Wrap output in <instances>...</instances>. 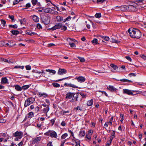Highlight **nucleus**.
Segmentation results:
<instances>
[{
  "instance_id": "09e8293b",
  "label": "nucleus",
  "mask_w": 146,
  "mask_h": 146,
  "mask_svg": "<svg viewBox=\"0 0 146 146\" xmlns=\"http://www.w3.org/2000/svg\"><path fill=\"white\" fill-rule=\"evenodd\" d=\"M92 42L93 43L97 44L98 43V40L95 38L92 41Z\"/></svg>"
},
{
  "instance_id": "ddd939ff",
  "label": "nucleus",
  "mask_w": 146,
  "mask_h": 146,
  "mask_svg": "<svg viewBox=\"0 0 146 146\" xmlns=\"http://www.w3.org/2000/svg\"><path fill=\"white\" fill-rule=\"evenodd\" d=\"M37 95H38L39 97H43L44 98H46L48 96V95L46 93H42L40 92H38Z\"/></svg>"
},
{
  "instance_id": "6e6552de",
  "label": "nucleus",
  "mask_w": 146,
  "mask_h": 146,
  "mask_svg": "<svg viewBox=\"0 0 146 146\" xmlns=\"http://www.w3.org/2000/svg\"><path fill=\"white\" fill-rule=\"evenodd\" d=\"M62 26V23H59L54 27H52L49 29L52 31H54L57 29H60Z\"/></svg>"
},
{
  "instance_id": "5fc2aeb1",
  "label": "nucleus",
  "mask_w": 146,
  "mask_h": 146,
  "mask_svg": "<svg viewBox=\"0 0 146 146\" xmlns=\"http://www.w3.org/2000/svg\"><path fill=\"white\" fill-rule=\"evenodd\" d=\"M33 76L35 77L36 78H38L39 76H41L40 74H36L35 73V74H33Z\"/></svg>"
},
{
  "instance_id": "49530a36",
  "label": "nucleus",
  "mask_w": 146,
  "mask_h": 146,
  "mask_svg": "<svg viewBox=\"0 0 146 146\" xmlns=\"http://www.w3.org/2000/svg\"><path fill=\"white\" fill-rule=\"evenodd\" d=\"M71 17L70 16L68 17L66 19H65L64 20V22H65L66 21H69L71 19Z\"/></svg>"
},
{
  "instance_id": "f257e3e1",
  "label": "nucleus",
  "mask_w": 146,
  "mask_h": 146,
  "mask_svg": "<svg viewBox=\"0 0 146 146\" xmlns=\"http://www.w3.org/2000/svg\"><path fill=\"white\" fill-rule=\"evenodd\" d=\"M128 31L130 36L133 38H139L141 36V34L140 31L137 29L131 28Z\"/></svg>"
},
{
  "instance_id": "c9c22d12",
  "label": "nucleus",
  "mask_w": 146,
  "mask_h": 146,
  "mask_svg": "<svg viewBox=\"0 0 146 146\" xmlns=\"http://www.w3.org/2000/svg\"><path fill=\"white\" fill-rule=\"evenodd\" d=\"M69 44L70 45V46L71 47L74 48L76 47V46L74 43H71L70 42H69Z\"/></svg>"
},
{
  "instance_id": "864d4df0",
  "label": "nucleus",
  "mask_w": 146,
  "mask_h": 146,
  "mask_svg": "<svg viewBox=\"0 0 146 146\" xmlns=\"http://www.w3.org/2000/svg\"><path fill=\"white\" fill-rule=\"evenodd\" d=\"M61 30L64 31H65L67 29V27L65 26H62V27H61Z\"/></svg>"
},
{
  "instance_id": "f8f14e48",
  "label": "nucleus",
  "mask_w": 146,
  "mask_h": 146,
  "mask_svg": "<svg viewBox=\"0 0 146 146\" xmlns=\"http://www.w3.org/2000/svg\"><path fill=\"white\" fill-rule=\"evenodd\" d=\"M66 73V70L64 69H59L58 74L60 75H62Z\"/></svg>"
},
{
  "instance_id": "680f3d73",
  "label": "nucleus",
  "mask_w": 146,
  "mask_h": 146,
  "mask_svg": "<svg viewBox=\"0 0 146 146\" xmlns=\"http://www.w3.org/2000/svg\"><path fill=\"white\" fill-rule=\"evenodd\" d=\"M1 60H2V61H3L7 62H9V60H8L7 59H2L1 58Z\"/></svg>"
},
{
  "instance_id": "20e7f679",
  "label": "nucleus",
  "mask_w": 146,
  "mask_h": 146,
  "mask_svg": "<svg viewBox=\"0 0 146 146\" xmlns=\"http://www.w3.org/2000/svg\"><path fill=\"white\" fill-rule=\"evenodd\" d=\"M13 136L15 137H16L15 139V141H17L18 139H20L22 137L23 133L21 131H17L15 133H14L13 134Z\"/></svg>"
},
{
  "instance_id": "39448f33",
  "label": "nucleus",
  "mask_w": 146,
  "mask_h": 146,
  "mask_svg": "<svg viewBox=\"0 0 146 146\" xmlns=\"http://www.w3.org/2000/svg\"><path fill=\"white\" fill-rule=\"evenodd\" d=\"M41 19L42 23L45 25H48L50 23V18L48 15L42 16Z\"/></svg>"
},
{
  "instance_id": "ea45409f",
  "label": "nucleus",
  "mask_w": 146,
  "mask_h": 146,
  "mask_svg": "<svg viewBox=\"0 0 146 146\" xmlns=\"http://www.w3.org/2000/svg\"><path fill=\"white\" fill-rule=\"evenodd\" d=\"M1 24L3 26V27H5L6 24L5 21L3 19L1 20Z\"/></svg>"
},
{
  "instance_id": "c03bdc74",
  "label": "nucleus",
  "mask_w": 146,
  "mask_h": 146,
  "mask_svg": "<svg viewBox=\"0 0 146 146\" xmlns=\"http://www.w3.org/2000/svg\"><path fill=\"white\" fill-rule=\"evenodd\" d=\"M68 86L73 88H77L78 87L75 85L71 84H69Z\"/></svg>"
},
{
  "instance_id": "473e14b6",
  "label": "nucleus",
  "mask_w": 146,
  "mask_h": 146,
  "mask_svg": "<svg viewBox=\"0 0 146 146\" xmlns=\"http://www.w3.org/2000/svg\"><path fill=\"white\" fill-rule=\"evenodd\" d=\"M120 81L122 82H131L132 81L131 80L125 79H120Z\"/></svg>"
},
{
  "instance_id": "5701e85b",
  "label": "nucleus",
  "mask_w": 146,
  "mask_h": 146,
  "mask_svg": "<svg viewBox=\"0 0 146 146\" xmlns=\"http://www.w3.org/2000/svg\"><path fill=\"white\" fill-rule=\"evenodd\" d=\"M13 41L11 40H9L7 42V46H9V47L13 46L15 44H13Z\"/></svg>"
},
{
  "instance_id": "8fccbe9b",
  "label": "nucleus",
  "mask_w": 146,
  "mask_h": 146,
  "mask_svg": "<svg viewBox=\"0 0 146 146\" xmlns=\"http://www.w3.org/2000/svg\"><path fill=\"white\" fill-rule=\"evenodd\" d=\"M37 27L39 29H42V27L41 25L39 23H38L36 25Z\"/></svg>"
},
{
  "instance_id": "e2e57ef3",
  "label": "nucleus",
  "mask_w": 146,
  "mask_h": 146,
  "mask_svg": "<svg viewBox=\"0 0 146 146\" xmlns=\"http://www.w3.org/2000/svg\"><path fill=\"white\" fill-rule=\"evenodd\" d=\"M74 141H75V142L76 144L80 143V141L79 140L77 139H76L74 140Z\"/></svg>"
},
{
  "instance_id": "9b49d317",
  "label": "nucleus",
  "mask_w": 146,
  "mask_h": 146,
  "mask_svg": "<svg viewBox=\"0 0 146 146\" xmlns=\"http://www.w3.org/2000/svg\"><path fill=\"white\" fill-rule=\"evenodd\" d=\"M75 79H77L78 82L80 83H82L84 82L85 80V78L82 76H79L78 77H76Z\"/></svg>"
},
{
  "instance_id": "0e129e2a",
  "label": "nucleus",
  "mask_w": 146,
  "mask_h": 146,
  "mask_svg": "<svg viewBox=\"0 0 146 146\" xmlns=\"http://www.w3.org/2000/svg\"><path fill=\"white\" fill-rule=\"evenodd\" d=\"M105 0H97L98 3H102L105 1Z\"/></svg>"
},
{
  "instance_id": "6e6d98bb",
  "label": "nucleus",
  "mask_w": 146,
  "mask_h": 146,
  "mask_svg": "<svg viewBox=\"0 0 146 146\" xmlns=\"http://www.w3.org/2000/svg\"><path fill=\"white\" fill-rule=\"evenodd\" d=\"M20 1L19 0H15L13 2V5H15L16 4L18 3Z\"/></svg>"
},
{
  "instance_id": "aec40b11",
  "label": "nucleus",
  "mask_w": 146,
  "mask_h": 146,
  "mask_svg": "<svg viewBox=\"0 0 146 146\" xmlns=\"http://www.w3.org/2000/svg\"><path fill=\"white\" fill-rule=\"evenodd\" d=\"M7 46V42L6 41H0V46Z\"/></svg>"
},
{
  "instance_id": "dca6fc26",
  "label": "nucleus",
  "mask_w": 146,
  "mask_h": 146,
  "mask_svg": "<svg viewBox=\"0 0 146 146\" xmlns=\"http://www.w3.org/2000/svg\"><path fill=\"white\" fill-rule=\"evenodd\" d=\"M86 134L85 132L84 131H80L79 132L78 136L80 137H84Z\"/></svg>"
},
{
  "instance_id": "052dcab7",
  "label": "nucleus",
  "mask_w": 146,
  "mask_h": 146,
  "mask_svg": "<svg viewBox=\"0 0 146 146\" xmlns=\"http://www.w3.org/2000/svg\"><path fill=\"white\" fill-rule=\"evenodd\" d=\"M22 89H24V90H26L27 88V85H26L25 86H22Z\"/></svg>"
},
{
  "instance_id": "7ed1b4c3",
  "label": "nucleus",
  "mask_w": 146,
  "mask_h": 146,
  "mask_svg": "<svg viewBox=\"0 0 146 146\" xmlns=\"http://www.w3.org/2000/svg\"><path fill=\"white\" fill-rule=\"evenodd\" d=\"M44 135L47 136H50L52 138H56L57 137L56 133L54 131L49 130L45 133Z\"/></svg>"
},
{
  "instance_id": "69168bd1",
  "label": "nucleus",
  "mask_w": 146,
  "mask_h": 146,
  "mask_svg": "<svg viewBox=\"0 0 146 146\" xmlns=\"http://www.w3.org/2000/svg\"><path fill=\"white\" fill-rule=\"evenodd\" d=\"M26 21V19L24 18L23 19V21H20V22L21 24H22V23H24V22H25Z\"/></svg>"
},
{
  "instance_id": "de8ad7c7",
  "label": "nucleus",
  "mask_w": 146,
  "mask_h": 146,
  "mask_svg": "<svg viewBox=\"0 0 146 146\" xmlns=\"http://www.w3.org/2000/svg\"><path fill=\"white\" fill-rule=\"evenodd\" d=\"M28 115L29 116V117H32L34 116V113L32 112H30L28 113Z\"/></svg>"
},
{
  "instance_id": "9d476101",
  "label": "nucleus",
  "mask_w": 146,
  "mask_h": 146,
  "mask_svg": "<svg viewBox=\"0 0 146 146\" xmlns=\"http://www.w3.org/2000/svg\"><path fill=\"white\" fill-rule=\"evenodd\" d=\"M33 72L36 73V74H41L42 76H43L44 77H46L47 78H48V77H49V76H46V74L43 71L42 72H38V71H36L35 70H33Z\"/></svg>"
},
{
  "instance_id": "13d9d810",
  "label": "nucleus",
  "mask_w": 146,
  "mask_h": 146,
  "mask_svg": "<svg viewBox=\"0 0 146 146\" xmlns=\"http://www.w3.org/2000/svg\"><path fill=\"white\" fill-rule=\"evenodd\" d=\"M125 58L127 59V60H129L131 62V59L130 57H129V56H127L125 57Z\"/></svg>"
},
{
  "instance_id": "bb28decb",
  "label": "nucleus",
  "mask_w": 146,
  "mask_h": 146,
  "mask_svg": "<svg viewBox=\"0 0 146 146\" xmlns=\"http://www.w3.org/2000/svg\"><path fill=\"white\" fill-rule=\"evenodd\" d=\"M93 104V100L92 99H91L90 100L87 102V106H91Z\"/></svg>"
},
{
  "instance_id": "2f4dec72",
  "label": "nucleus",
  "mask_w": 146,
  "mask_h": 146,
  "mask_svg": "<svg viewBox=\"0 0 146 146\" xmlns=\"http://www.w3.org/2000/svg\"><path fill=\"white\" fill-rule=\"evenodd\" d=\"M110 66L111 68H113L114 70H116L118 68V67L116 65H115L113 64H111Z\"/></svg>"
},
{
  "instance_id": "2eb2a0df",
  "label": "nucleus",
  "mask_w": 146,
  "mask_h": 146,
  "mask_svg": "<svg viewBox=\"0 0 146 146\" xmlns=\"http://www.w3.org/2000/svg\"><path fill=\"white\" fill-rule=\"evenodd\" d=\"M107 88L111 92L115 91L117 90V89L112 86H109Z\"/></svg>"
},
{
  "instance_id": "7c9ffc66",
  "label": "nucleus",
  "mask_w": 146,
  "mask_h": 146,
  "mask_svg": "<svg viewBox=\"0 0 146 146\" xmlns=\"http://www.w3.org/2000/svg\"><path fill=\"white\" fill-rule=\"evenodd\" d=\"M33 19L34 21L35 22H38L39 21L38 18L36 15L33 16Z\"/></svg>"
},
{
  "instance_id": "6ab92c4d",
  "label": "nucleus",
  "mask_w": 146,
  "mask_h": 146,
  "mask_svg": "<svg viewBox=\"0 0 146 146\" xmlns=\"http://www.w3.org/2000/svg\"><path fill=\"white\" fill-rule=\"evenodd\" d=\"M127 5L122 6L120 7V10L122 11H127Z\"/></svg>"
},
{
  "instance_id": "603ef678",
  "label": "nucleus",
  "mask_w": 146,
  "mask_h": 146,
  "mask_svg": "<svg viewBox=\"0 0 146 146\" xmlns=\"http://www.w3.org/2000/svg\"><path fill=\"white\" fill-rule=\"evenodd\" d=\"M37 1V0H32L31 1L33 5H35L36 4Z\"/></svg>"
},
{
  "instance_id": "bf43d9fd",
  "label": "nucleus",
  "mask_w": 146,
  "mask_h": 146,
  "mask_svg": "<svg viewBox=\"0 0 146 146\" xmlns=\"http://www.w3.org/2000/svg\"><path fill=\"white\" fill-rule=\"evenodd\" d=\"M61 125L63 127L65 126H66V123L64 121H62L61 123Z\"/></svg>"
},
{
  "instance_id": "4468645a",
  "label": "nucleus",
  "mask_w": 146,
  "mask_h": 146,
  "mask_svg": "<svg viewBox=\"0 0 146 146\" xmlns=\"http://www.w3.org/2000/svg\"><path fill=\"white\" fill-rule=\"evenodd\" d=\"M79 94H76L75 93V95L74 96V98L72 99L70 101L71 102H74V101H78V97Z\"/></svg>"
},
{
  "instance_id": "4c0bfd02",
  "label": "nucleus",
  "mask_w": 146,
  "mask_h": 146,
  "mask_svg": "<svg viewBox=\"0 0 146 146\" xmlns=\"http://www.w3.org/2000/svg\"><path fill=\"white\" fill-rule=\"evenodd\" d=\"M15 68H21L22 69L24 68V66H15L14 67Z\"/></svg>"
},
{
  "instance_id": "c756f323",
  "label": "nucleus",
  "mask_w": 146,
  "mask_h": 146,
  "mask_svg": "<svg viewBox=\"0 0 146 146\" xmlns=\"http://www.w3.org/2000/svg\"><path fill=\"white\" fill-rule=\"evenodd\" d=\"M11 32L13 35H17L19 33V31L17 30L12 31Z\"/></svg>"
},
{
  "instance_id": "a18cd8bd",
  "label": "nucleus",
  "mask_w": 146,
  "mask_h": 146,
  "mask_svg": "<svg viewBox=\"0 0 146 146\" xmlns=\"http://www.w3.org/2000/svg\"><path fill=\"white\" fill-rule=\"evenodd\" d=\"M78 58L80 60V61L81 62H84L85 61V60L83 58L78 57Z\"/></svg>"
},
{
  "instance_id": "f03ea898",
  "label": "nucleus",
  "mask_w": 146,
  "mask_h": 146,
  "mask_svg": "<svg viewBox=\"0 0 146 146\" xmlns=\"http://www.w3.org/2000/svg\"><path fill=\"white\" fill-rule=\"evenodd\" d=\"M133 92H139L138 93L136 94H134L132 92V91L130 90H129L127 89H123V94H126L129 95L131 96H134L135 95H136L137 94H140L141 92V91H133Z\"/></svg>"
},
{
  "instance_id": "b1692460",
  "label": "nucleus",
  "mask_w": 146,
  "mask_h": 146,
  "mask_svg": "<svg viewBox=\"0 0 146 146\" xmlns=\"http://www.w3.org/2000/svg\"><path fill=\"white\" fill-rule=\"evenodd\" d=\"M63 19V18L62 17L58 16L56 17V20L57 21L60 22L62 21Z\"/></svg>"
},
{
  "instance_id": "412c9836",
  "label": "nucleus",
  "mask_w": 146,
  "mask_h": 146,
  "mask_svg": "<svg viewBox=\"0 0 146 146\" xmlns=\"http://www.w3.org/2000/svg\"><path fill=\"white\" fill-rule=\"evenodd\" d=\"M35 101L34 99L33 98H28V106L33 103Z\"/></svg>"
},
{
  "instance_id": "3c124183",
  "label": "nucleus",
  "mask_w": 146,
  "mask_h": 146,
  "mask_svg": "<svg viewBox=\"0 0 146 146\" xmlns=\"http://www.w3.org/2000/svg\"><path fill=\"white\" fill-rule=\"evenodd\" d=\"M9 18L11 19L12 20V21H15L14 17V16H13V15H11V16L9 15Z\"/></svg>"
},
{
  "instance_id": "a211bd4d",
  "label": "nucleus",
  "mask_w": 146,
  "mask_h": 146,
  "mask_svg": "<svg viewBox=\"0 0 146 146\" xmlns=\"http://www.w3.org/2000/svg\"><path fill=\"white\" fill-rule=\"evenodd\" d=\"M8 80L6 77L3 78L1 79V83L2 84H5L8 83Z\"/></svg>"
},
{
  "instance_id": "4d7b16f0",
  "label": "nucleus",
  "mask_w": 146,
  "mask_h": 146,
  "mask_svg": "<svg viewBox=\"0 0 146 146\" xmlns=\"http://www.w3.org/2000/svg\"><path fill=\"white\" fill-rule=\"evenodd\" d=\"M120 116L121 118V121L122 122L123 120V115L122 114H120Z\"/></svg>"
},
{
  "instance_id": "f3484780",
  "label": "nucleus",
  "mask_w": 146,
  "mask_h": 146,
  "mask_svg": "<svg viewBox=\"0 0 146 146\" xmlns=\"http://www.w3.org/2000/svg\"><path fill=\"white\" fill-rule=\"evenodd\" d=\"M49 110V107L48 105H47V106L44 108L43 110V112L45 113H46V115H47V113Z\"/></svg>"
},
{
  "instance_id": "a19ab883",
  "label": "nucleus",
  "mask_w": 146,
  "mask_h": 146,
  "mask_svg": "<svg viewBox=\"0 0 146 146\" xmlns=\"http://www.w3.org/2000/svg\"><path fill=\"white\" fill-rule=\"evenodd\" d=\"M95 16L97 18H99L101 17V14L100 13H96Z\"/></svg>"
},
{
  "instance_id": "393cba45",
  "label": "nucleus",
  "mask_w": 146,
  "mask_h": 146,
  "mask_svg": "<svg viewBox=\"0 0 146 146\" xmlns=\"http://www.w3.org/2000/svg\"><path fill=\"white\" fill-rule=\"evenodd\" d=\"M74 110L76 111L79 110L80 111H81L83 110V109L82 107L78 106L76 108H74Z\"/></svg>"
},
{
  "instance_id": "4be33fe9",
  "label": "nucleus",
  "mask_w": 146,
  "mask_h": 146,
  "mask_svg": "<svg viewBox=\"0 0 146 146\" xmlns=\"http://www.w3.org/2000/svg\"><path fill=\"white\" fill-rule=\"evenodd\" d=\"M115 132L114 131H113L112 133L111 134V137L110 138V143L109 144V145H110V144L111 143L113 139L115 137Z\"/></svg>"
},
{
  "instance_id": "58836bf2",
  "label": "nucleus",
  "mask_w": 146,
  "mask_h": 146,
  "mask_svg": "<svg viewBox=\"0 0 146 146\" xmlns=\"http://www.w3.org/2000/svg\"><path fill=\"white\" fill-rule=\"evenodd\" d=\"M67 40L69 42H70V41L71 40L72 41L74 42H76V41L75 39L73 38H67Z\"/></svg>"
},
{
  "instance_id": "e433bc0d",
  "label": "nucleus",
  "mask_w": 146,
  "mask_h": 146,
  "mask_svg": "<svg viewBox=\"0 0 146 146\" xmlns=\"http://www.w3.org/2000/svg\"><path fill=\"white\" fill-rule=\"evenodd\" d=\"M111 41L112 42L115 43H118L119 42V41L115 40L113 38H112L111 39Z\"/></svg>"
},
{
  "instance_id": "cd10ccee",
  "label": "nucleus",
  "mask_w": 146,
  "mask_h": 146,
  "mask_svg": "<svg viewBox=\"0 0 146 146\" xmlns=\"http://www.w3.org/2000/svg\"><path fill=\"white\" fill-rule=\"evenodd\" d=\"M68 136V134L67 133H65L63 135L61 136V139H65Z\"/></svg>"
},
{
  "instance_id": "1a4fd4ad",
  "label": "nucleus",
  "mask_w": 146,
  "mask_h": 146,
  "mask_svg": "<svg viewBox=\"0 0 146 146\" xmlns=\"http://www.w3.org/2000/svg\"><path fill=\"white\" fill-rule=\"evenodd\" d=\"M44 11L46 13H49L51 14H53L55 12L57 13L56 11H54L50 8H46L44 9Z\"/></svg>"
},
{
  "instance_id": "c85d7f7f",
  "label": "nucleus",
  "mask_w": 146,
  "mask_h": 146,
  "mask_svg": "<svg viewBox=\"0 0 146 146\" xmlns=\"http://www.w3.org/2000/svg\"><path fill=\"white\" fill-rule=\"evenodd\" d=\"M41 139V138L40 137H38L36 138L33 141V142L34 143L37 142L38 141H39Z\"/></svg>"
},
{
  "instance_id": "79ce46f5",
  "label": "nucleus",
  "mask_w": 146,
  "mask_h": 146,
  "mask_svg": "<svg viewBox=\"0 0 146 146\" xmlns=\"http://www.w3.org/2000/svg\"><path fill=\"white\" fill-rule=\"evenodd\" d=\"M70 113V111H63L62 114L63 115H69L70 114H67V113Z\"/></svg>"
},
{
  "instance_id": "a878e982",
  "label": "nucleus",
  "mask_w": 146,
  "mask_h": 146,
  "mask_svg": "<svg viewBox=\"0 0 146 146\" xmlns=\"http://www.w3.org/2000/svg\"><path fill=\"white\" fill-rule=\"evenodd\" d=\"M85 138L87 139H86V140L89 141L91 140V135H90L89 134H86L85 137Z\"/></svg>"
},
{
  "instance_id": "37998d69",
  "label": "nucleus",
  "mask_w": 146,
  "mask_h": 146,
  "mask_svg": "<svg viewBox=\"0 0 146 146\" xmlns=\"http://www.w3.org/2000/svg\"><path fill=\"white\" fill-rule=\"evenodd\" d=\"M9 27L11 28H17V26L16 25H9Z\"/></svg>"
},
{
  "instance_id": "0eeeda50",
  "label": "nucleus",
  "mask_w": 146,
  "mask_h": 146,
  "mask_svg": "<svg viewBox=\"0 0 146 146\" xmlns=\"http://www.w3.org/2000/svg\"><path fill=\"white\" fill-rule=\"evenodd\" d=\"M75 95V93L69 92L66 94V98L67 99H71L74 98V96Z\"/></svg>"
},
{
  "instance_id": "774afa93",
  "label": "nucleus",
  "mask_w": 146,
  "mask_h": 146,
  "mask_svg": "<svg viewBox=\"0 0 146 146\" xmlns=\"http://www.w3.org/2000/svg\"><path fill=\"white\" fill-rule=\"evenodd\" d=\"M47 146H53L52 142H49L47 145Z\"/></svg>"
},
{
  "instance_id": "f704fd0d",
  "label": "nucleus",
  "mask_w": 146,
  "mask_h": 146,
  "mask_svg": "<svg viewBox=\"0 0 146 146\" xmlns=\"http://www.w3.org/2000/svg\"><path fill=\"white\" fill-rule=\"evenodd\" d=\"M15 88L18 91H21L22 90L21 88L18 85H16L15 87Z\"/></svg>"
},
{
  "instance_id": "72a5a7b5",
  "label": "nucleus",
  "mask_w": 146,
  "mask_h": 146,
  "mask_svg": "<svg viewBox=\"0 0 146 146\" xmlns=\"http://www.w3.org/2000/svg\"><path fill=\"white\" fill-rule=\"evenodd\" d=\"M52 85L54 87L56 88L59 87L60 86V84L57 83H53Z\"/></svg>"
},
{
  "instance_id": "338daca9",
  "label": "nucleus",
  "mask_w": 146,
  "mask_h": 146,
  "mask_svg": "<svg viewBox=\"0 0 146 146\" xmlns=\"http://www.w3.org/2000/svg\"><path fill=\"white\" fill-rule=\"evenodd\" d=\"M66 140L65 139L61 142L60 146H63L64 145V144L65 142L66 141Z\"/></svg>"
},
{
  "instance_id": "423d86ee",
  "label": "nucleus",
  "mask_w": 146,
  "mask_h": 146,
  "mask_svg": "<svg viewBox=\"0 0 146 146\" xmlns=\"http://www.w3.org/2000/svg\"><path fill=\"white\" fill-rule=\"evenodd\" d=\"M137 5L136 3H135L134 5H127V11H135L136 7L135 6Z\"/></svg>"
}]
</instances>
